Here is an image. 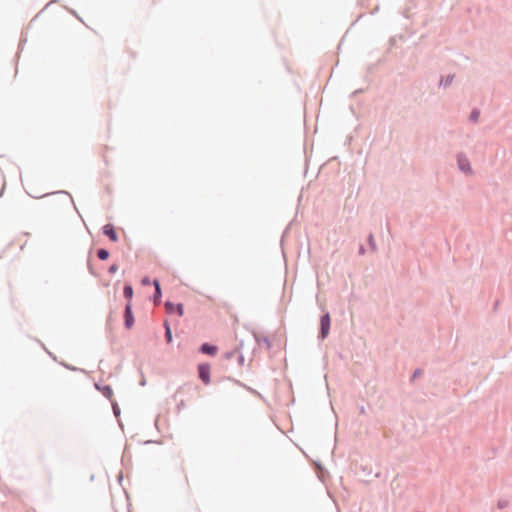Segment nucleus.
<instances>
[{"mask_svg": "<svg viewBox=\"0 0 512 512\" xmlns=\"http://www.w3.org/2000/svg\"><path fill=\"white\" fill-rule=\"evenodd\" d=\"M331 327V317L329 312L324 313L320 317V330L318 333V339L324 340L328 337Z\"/></svg>", "mask_w": 512, "mask_h": 512, "instance_id": "1", "label": "nucleus"}, {"mask_svg": "<svg viewBox=\"0 0 512 512\" xmlns=\"http://www.w3.org/2000/svg\"><path fill=\"white\" fill-rule=\"evenodd\" d=\"M124 327L131 329L134 326L135 318L132 310V303H126L123 311Z\"/></svg>", "mask_w": 512, "mask_h": 512, "instance_id": "2", "label": "nucleus"}, {"mask_svg": "<svg viewBox=\"0 0 512 512\" xmlns=\"http://www.w3.org/2000/svg\"><path fill=\"white\" fill-rule=\"evenodd\" d=\"M198 377L205 385L210 384L211 374L209 363H200L198 365Z\"/></svg>", "mask_w": 512, "mask_h": 512, "instance_id": "3", "label": "nucleus"}, {"mask_svg": "<svg viewBox=\"0 0 512 512\" xmlns=\"http://www.w3.org/2000/svg\"><path fill=\"white\" fill-rule=\"evenodd\" d=\"M164 307L167 314H177L178 316H183L184 314V306L182 303L175 304L170 300H166Z\"/></svg>", "mask_w": 512, "mask_h": 512, "instance_id": "4", "label": "nucleus"}, {"mask_svg": "<svg viewBox=\"0 0 512 512\" xmlns=\"http://www.w3.org/2000/svg\"><path fill=\"white\" fill-rule=\"evenodd\" d=\"M457 165L461 172L472 173L470 161L463 153L457 155Z\"/></svg>", "mask_w": 512, "mask_h": 512, "instance_id": "5", "label": "nucleus"}, {"mask_svg": "<svg viewBox=\"0 0 512 512\" xmlns=\"http://www.w3.org/2000/svg\"><path fill=\"white\" fill-rule=\"evenodd\" d=\"M152 284L154 286V293L151 297V300L152 302L154 303L155 306H158L160 305L161 303V299H162V289H161V285H160V282L158 279H154L152 281Z\"/></svg>", "mask_w": 512, "mask_h": 512, "instance_id": "6", "label": "nucleus"}, {"mask_svg": "<svg viewBox=\"0 0 512 512\" xmlns=\"http://www.w3.org/2000/svg\"><path fill=\"white\" fill-rule=\"evenodd\" d=\"M102 233L109 238L112 242L118 241V234L115 230V227L111 223H107L102 227Z\"/></svg>", "mask_w": 512, "mask_h": 512, "instance_id": "7", "label": "nucleus"}, {"mask_svg": "<svg viewBox=\"0 0 512 512\" xmlns=\"http://www.w3.org/2000/svg\"><path fill=\"white\" fill-rule=\"evenodd\" d=\"M198 351L205 355L215 356L218 352V347L212 343L204 342L200 345Z\"/></svg>", "mask_w": 512, "mask_h": 512, "instance_id": "8", "label": "nucleus"}, {"mask_svg": "<svg viewBox=\"0 0 512 512\" xmlns=\"http://www.w3.org/2000/svg\"><path fill=\"white\" fill-rule=\"evenodd\" d=\"M94 387L99 391L105 398L112 400L113 389L110 385H102L100 383H94Z\"/></svg>", "mask_w": 512, "mask_h": 512, "instance_id": "9", "label": "nucleus"}, {"mask_svg": "<svg viewBox=\"0 0 512 512\" xmlns=\"http://www.w3.org/2000/svg\"><path fill=\"white\" fill-rule=\"evenodd\" d=\"M133 295H134V290H133L132 284L125 283V285L123 287V296L127 301L126 303H132Z\"/></svg>", "mask_w": 512, "mask_h": 512, "instance_id": "10", "label": "nucleus"}, {"mask_svg": "<svg viewBox=\"0 0 512 512\" xmlns=\"http://www.w3.org/2000/svg\"><path fill=\"white\" fill-rule=\"evenodd\" d=\"M253 335L258 344L263 343L267 350L271 349V342L267 336H260L256 332H253Z\"/></svg>", "mask_w": 512, "mask_h": 512, "instance_id": "11", "label": "nucleus"}, {"mask_svg": "<svg viewBox=\"0 0 512 512\" xmlns=\"http://www.w3.org/2000/svg\"><path fill=\"white\" fill-rule=\"evenodd\" d=\"M455 75L454 74H448L446 77H441L439 82V87L447 88L449 87L453 81H454Z\"/></svg>", "mask_w": 512, "mask_h": 512, "instance_id": "12", "label": "nucleus"}, {"mask_svg": "<svg viewBox=\"0 0 512 512\" xmlns=\"http://www.w3.org/2000/svg\"><path fill=\"white\" fill-rule=\"evenodd\" d=\"M164 329H165V332H164L165 340L167 343H171L173 338H172L171 327H170L168 320L164 321Z\"/></svg>", "mask_w": 512, "mask_h": 512, "instance_id": "13", "label": "nucleus"}, {"mask_svg": "<svg viewBox=\"0 0 512 512\" xmlns=\"http://www.w3.org/2000/svg\"><path fill=\"white\" fill-rule=\"evenodd\" d=\"M96 255L99 260L106 261L110 256V252L106 248H99L96 251Z\"/></svg>", "mask_w": 512, "mask_h": 512, "instance_id": "14", "label": "nucleus"}, {"mask_svg": "<svg viewBox=\"0 0 512 512\" xmlns=\"http://www.w3.org/2000/svg\"><path fill=\"white\" fill-rule=\"evenodd\" d=\"M50 194L51 193H47V194L43 195V197L48 196ZM52 194L64 195V196L68 197L69 202L75 207L74 200L69 192H67L65 190H60V191L53 192Z\"/></svg>", "mask_w": 512, "mask_h": 512, "instance_id": "15", "label": "nucleus"}, {"mask_svg": "<svg viewBox=\"0 0 512 512\" xmlns=\"http://www.w3.org/2000/svg\"><path fill=\"white\" fill-rule=\"evenodd\" d=\"M480 116V110L478 108H473L469 115V120L471 122H477Z\"/></svg>", "mask_w": 512, "mask_h": 512, "instance_id": "16", "label": "nucleus"}, {"mask_svg": "<svg viewBox=\"0 0 512 512\" xmlns=\"http://www.w3.org/2000/svg\"><path fill=\"white\" fill-rule=\"evenodd\" d=\"M242 346H243V342H241V343H240V347H237V348H235V349H234V350H232V351H228V352H226V353H225V358H226L227 360L232 359L235 355H237V354H238V352H239V350H240V348H241Z\"/></svg>", "mask_w": 512, "mask_h": 512, "instance_id": "17", "label": "nucleus"}, {"mask_svg": "<svg viewBox=\"0 0 512 512\" xmlns=\"http://www.w3.org/2000/svg\"><path fill=\"white\" fill-rule=\"evenodd\" d=\"M111 401V404H112V410H113V414L115 417H119L120 416V407L118 405V403L116 401H113V400H110Z\"/></svg>", "mask_w": 512, "mask_h": 512, "instance_id": "18", "label": "nucleus"}, {"mask_svg": "<svg viewBox=\"0 0 512 512\" xmlns=\"http://www.w3.org/2000/svg\"><path fill=\"white\" fill-rule=\"evenodd\" d=\"M368 244H369V246H370L372 251L376 250V243L374 241L373 234H371V233L368 236Z\"/></svg>", "mask_w": 512, "mask_h": 512, "instance_id": "19", "label": "nucleus"}, {"mask_svg": "<svg viewBox=\"0 0 512 512\" xmlns=\"http://www.w3.org/2000/svg\"><path fill=\"white\" fill-rule=\"evenodd\" d=\"M509 505V501L508 500H505V499H500L498 502H497V507L499 509H504L506 507H508Z\"/></svg>", "mask_w": 512, "mask_h": 512, "instance_id": "20", "label": "nucleus"}, {"mask_svg": "<svg viewBox=\"0 0 512 512\" xmlns=\"http://www.w3.org/2000/svg\"><path fill=\"white\" fill-rule=\"evenodd\" d=\"M90 256H91V251L89 252V258H88V260H87V268H88L89 273H90L91 275L96 276V273H95V271H94V269H93V266H92V264H91V261H90Z\"/></svg>", "mask_w": 512, "mask_h": 512, "instance_id": "21", "label": "nucleus"}, {"mask_svg": "<svg viewBox=\"0 0 512 512\" xmlns=\"http://www.w3.org/2000/svg\"><path fill=\"white\" fill-rule=\"evenodd\" d=\"M421 373H422V370H421V369H419V368H417V369L413 372V374H412V376H411V378H410V382H413V381H414L418 376H420V375H421Z\"/></svg>", "mask_w": 512, "mask_h": 512, "instance_id": "22", "label": "nucleus"}, {"mask_svg": "<svg viewBox=\"0 0 512 512\" xmlns=\"http://www.w3.org/2000/svg\"><path fill=\"white\" fill-rule=\"evenodd\" d=\"M245 357L242 353L238 352L237 354V363L238 365L242 366L244 365Z\"/></svg>", "mask_w": 512, "mask_h": 512, "instance_id": "23", "label": "nucleus"}, {"mask_svg": "<svg viewBox=\"0 0 512 512\" xmlns=\"http://www.w3.org/2000/svg\"><path fill=\"white\" fill-rule=\"evenodd\" d=\"M118 268H119L118 265L116 263H113V264L110 265V267L108 269V272L110 274H114V273H116L118 271Z\"/></svg>", "mask_w": 512, "mask_h": 512, "instance_id": "24", "label": "nucleus"}, {"mask_svg": "<svg viewBox=\"0 0 512 512\" xmlns=\"http://www.w3.org/2000/svg\"><path fill=\"white\" fill-rule=\"evenodd\" d=\"M38 343L41 345V347L47 352V354L53 359L56 360V357L45 347V345L38 340Z\"/></svg>", "mask_w": 512, "mask_h": 512, "instance_id": "25", "label": "nucleus"}, {"mask_svg": "<svg viewBox=\"0 0 512 512\" xmlns=\"http://www.w3.org/2000/svg\"><path fill=\"white\" fill-rule=\"evenodd\" d=\"M229 380L230 381H233L236 385L240 386V387H246V384L242 383L241 381L237 380V379H232L229 377Z\"/></svg>", "mask_w": 512, "mask_h": 512, "instance_id": "26", "label": "nucleus"}, {"mask_svg": "<svg viewBox=\"0 0 512 512\" xmlns=\"http://www.w3.org/2000/svg\"><path fill=\"white\" fill-rule=\"evenodd\" d=\"M142 285H150L152 282L150 281L149 277H143L141 280Z\"/></svg>", "mask_w": 512, "mask_h": 512, "instance_id": "27", "label": "nucleus"}, {"mask_svg": "<svg viewBox=\"0 0 512 512\" xmlns=\"http://www.w3.org/2000/svg\"><path fill=\"white\" fill-rule=\"evenodd\" d=\"M66 369L70 370V371H76L78 370L76 367L72 366V365H69V364H62Z\"/></svg>", "mask_w": 512, "mask_h": 512, "instance_id": "28", "label": "nucleus"}, {"mask_svg": "<svg viewBox=\"0 0 512 512\" xmlns=\"http://www.w3.org/2000/svg\"><path fill=\"white\" fill-rule=\"evenodd\" d=\"M365 252H366V249H365L364 245L361 244L360 247H359V250H358V254L359 255H364Z\"/></svg>", "mask_w": 512, "mask_h": 512, "instance_id": "29", "label": "nucleus"}, {"mask_svg": "<svg viewBox=\"0 0 512 512\" xmlns=\"http://www.w3.org/2000/svg\"><path fill=\"white\" fill-rule=\"evenodd\" d=\"M244 388H245L247 391H249V392H251V393H253V394H256V393H257L254 389H252L251 387H249V386H247V385H246V387H244Z\"/></svg>", "mask_w": 512, "mask_h": 512, "instance_id": "30", "label": "nucleus"}, {"mask_svg": "<svg viewBox=\"0 0 512 512\" xmlns=\"http://www.w3.org/2000/svg\"><path fill=\"white\" fill-rule=\"evenodd\" d=\"M55 2H56V0H51V1L46 5V7H47V6H49V5H51V4H53V3H55Z\"/></svg>", "mask_w": 512, "mask_h": 512, "instance_id": "31", "label": "nucleus"}, {"mask_svg": "<svg viewBox=\"0 0 512 512\" xmlns=\"http://www.w3.org/2000/svg\"><path fill=\"white\" fill-rule=\"evenodd\" d=\"M360 413H361V414H364V413H365V409H364V407H363V406H362V407H361V409H360Z\"/></svg>", "mask_w": 512, "mask_h": 512, "instance_id": "32", "label": "nucleus"}, {"mask_svg": "<svg viewBox=\"0 0 512 512\" xmlns=\"http://www.w3.org/2000/svg\"><path fill=\"white\" fill-rule=\"evenodd\" d=\"M146 383L145 379L141 380L140 385L144 386Z\"/></svg>", "mask_w": 512, "mask_h": 512, "instance_id": "33", "label": "nucleus"}]
</instances>
